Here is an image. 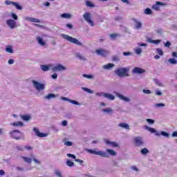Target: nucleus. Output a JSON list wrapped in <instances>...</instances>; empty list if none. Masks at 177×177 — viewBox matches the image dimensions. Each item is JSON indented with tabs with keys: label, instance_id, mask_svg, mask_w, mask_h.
I'll return each mask as SVG.
<instances>
[{
	"label": "nucleus",
	"instance_id": "obj_1",
	"mask_svg": "<svg viewBox=\"0 0 177 177\" xmlns=\"http://www.w3.org/2000/svg\"><path fill=\"white\" fill-rule=\"evenodd\" d=\"M115 73L118 77H129V70L127 68H118Z\"/></svg>",
	"mask_w": 177,
	"mask_h": 177
},
{
	"label": "nucleus",
	"instance_id": "obj_2",
	"mask_svg": "<svg viewBox=\"0 0 177 177\" xmlns=\"http://www.w3.org/2000/svg\"><path fill=\"white\" fill-rule=\"evenodd\" d=\"M61 37L64 38V39H66V41H68L69 42H71L72 44H75L76 45H78L79 46H82V43L78 41V39L71 37V36H68L66 34H62Z\"/></svg>",
	"mask_w": 177,
	"mask_h": 177
},
{
	"label": "nucleus",
	"instance_id": "obj_3",
	"mask_svg": "<svg viewBox=\"0 0 177 177\" xmlns=\"http://www.w3.org/2000/svg\"><path fill=\"white\" fill-rule=\"evenodd\" d=\"M10 138L12 139H15V140H19L21 138L20 135H21V132L18 130H13L9 133Z\"/></svg>",
	"mask_w": 177,
	"mask_h": 177
},
{
	"label": "nucleus",
	"instance_id": "obj_4",
	"mask_svg": "<svg viewBox=\"0 0 177 177\" xmlns=\"http://www.w3.org/2000/svg\"><path fill=\"white\" fill-rule=\"evenodd\" d=\"M88 152L91 154H95L96 156H100L101 157L109 158L108 153L103 151H97L93 149H88Z\"/></svg>",
	"mask_w": 177,
	"mask_h": 177
},
{
	"label": "nucleus",
	"instance_id": "obj_5",
	"mask_svg": "<svg viewBox=\"0 0 177 177\" xmlns=\"http://www.w3.org/2000/svg\"><path fill=\"white\" fill-rule=\"evenodd\" d=\"M83 17L85 21H86L88 24H90L91 27H93V26H95V24L93 23V21H92L91 19V12H86L85 14H84Z\"/></svg>",
	"mask_w": 177,
	"mask_h": 177
},
{
	"label": "nucleus",
	"instance_id": "obj_6",
	"mask_svg": "<svg viewBox=\"0 0 177 177\" xmlns=\"http://www.w3.org/2000/svg\"><path fill=\"white\" fill-rule=\"evenodd\" d=\"M133 143L136 147H140V146H143L145 142L142 137H135L133 138Z\"/></svg>",
	"mask_w": 177,
	"mask_h": 177
},
{
	"label": "nucleus",
	"instance_id": "obj_7",
	"mask_svg": "<svg viewBox=\"0 0 177 177\" xmlns=\"http://www.w3.org/2000/svg\"><path fill=\"white\" fill-rule=\"evenodd\" d=\"M32 82L37 91H44L45 89V85L44 84H41L35 80H32Z\"/></svg>",
	"mask_w": 177,
	"mask_h": 177
},
{
	"label": "nucleus",
	"instance_id": "obj_8",
	"mask_svg": "<svg viewBox=\"0 0 177 177\" xmlns=\"http://www.w3.org/2000/svg\"><path fill=\"white\" fill-rule=\"evenodd\" d=\"M6 24L10 27L11 30H13V28H16V27H17V23L16 21H15V19H8L6 21Z\"/></svg>",
	"mask_w": 177,
	"mask_h": 177
},
{
	"label": "nucleus",
	"instance_id": "obj_9",
	"mask_svg": "<svg viewBox=\"0 0 177 177\" xmlns=\"http://www.w3.org/2000/svg\"><path fill=\"white\" fill-rule=\"evenodd\" d=\"M95 53H97V55H98L99 56H102V57H106V56L109 55V51L102 48H100L95 50Z\"/></svg>",
	"mask_w": 177,
	"mask_h": 177
},
{
	"label": "nucleus",
	"instance_id": "obj_10",
	"mask_svg": "<svg viewBox=\"0 0 177 177\" xmlns=\"http://www.w3.org/2000/svg\"><path fill=\"white\" fill-rule=\"evenodd\" d=\"M6 5H12V6H15L16 9L18 10H21L23 9V7H21L20 5H19L17 2L10 1L8 0H6L5 1Z\"/></svg>",
	"mask_w": 177,
	"mask_h": 177
},
{
	"label": "nucleus",
	"instance_id": "obj_11",
	"mask_svg": "<svg viewBox=\"0 0 177 177\" xmlns=\"http://www.w3.org/2000/svg\"><path fill=\"white\" fill-rule=\"evenodd\" d=\"M160 6H165V3L156 1L155 4L152 6L153 10H160Z\"/></svg>",
	"mask_w": 177,
	"mask_h": 177
},
{
	"label": "nucleus",
	"instance_id": "obj_12",
	"mask_svg": "<svg viewBox=\"0 0 177 177\" xmlns=\"http://www.w3.org/2000/svg\"><path fill=\"white\" fill-rule=\"evenodd\" d=\"M132 73L134 74H143L144 73H146V71L142 68L135 67L133 69Z\"/></svg>",
	"mask_w": 177,
	"mask_h": 177
},
{
	"label": "nucleus",
	"instance_id": "obj_13",
	"mask_svg": "<svg viewBox=\"0 0 177 177\" xmlns=\"http://www.w3.org/2000/svg\"><path fill=\"white\" fill-rule=\"evenodd\" d=\"M33 131L34 132H35L36 136H38L39 138H46V136H48V135L46 133H40L39 129L34 128Z\"/></svg>",
	"mask_w": 177,
	"mask_h": 177
},
{
	"label": "nucleus",
	"instance_id": "obj_14",
	"mask_svg": "<svg viewBox=\"0 0 177 177\" xmlns=\"http://www.w3.org/2000/svg\"><path fill=\"white\" fill-rule=\"evenodd\" d=\"M64 70H66V67L62 64H57L53 68V71H63Z\"/></svg>",
	"mask_w": 177,
	"mask_h": 177
},
{
	"label": "nucleus",
	"instance_id": "obj_15",
	"mask_svg": "<svg viewBox=\"0 0 177 177\" xmlns=\"http://www.w3.org/2000/svg\"><path fill=\"white\" fill-rule=\"evenodd\" d=\"M26 21H31L32 23H41V21L38 19L26 17H25Z\"/></svg>",
	"mask_w": 177,
	"mask_h": 177
},
{
	"label": "nucleus",
	"instance_id": "obj_16",
	"mask_svg": "<svg viewBox=\"0 0 177 177\" xmlns=\"http://www.w3.org/2000/svg\"><path fill=\"white\" fill-rule=\"evenodd\" d=\"M106 145H110L111 146H113V147H118V145L115 142H111L109 140H105Z\"/></svg>",
	"mask_w": 177,
	"mask_h": 177
},
{
	"label": "nucleus",
	"instance_id": "obj_17",
	"mask_svg": "<svg viewBox=\"0 0 177 177\" xmlns=\"http://www.w3.org/2000/svg\"><path fill=\"white\" fill-rule=\"evenodd\" d=\"M104 97H106V99H109V100H114L115 99V97L111 94H109L107 93H104Z\"/></svg>",
	"mask_w": 177,
	"mask_h": 177
},
{
	"label": "nucleus",
	"instance_id": "obj_18",
	"mask_svg": "<svg viewBox=\"0 0 177 177\" xmlns=\"http://www.w3.org/2000/svg\"><path fill=\"white\" fill-rule=\"evenodd\" d=\"M156 136H160L162 135V136H165V138H169V133L165 131H161L160 133H156Z\"/></svg>",
	"mask_w": 177,
	"mask_h": 177
},
{
	"label": "nucleus",
	"instance_id": "obj_19",
	"mask_svg": "<svg viewBox=\"0 0 177 177\" xmlns=\"http://www.w3.org/2000/svg\"><path fill=\"white\" fill-rule=\"evenodd\" d=\"M118 127H120V128H123L124 129L129 130V125L126 123H120L118 124Z\"/></svg>",
	"mask_w": 177,
	"mask_h": 177
},
{
	"label": "nucleus",
	"instance_id": "obj_20",
	"mask_svg": "<svg viewBox=\"0 0 177 177\" xmlns=\"http://www.w3.org/2000/svg\"><path fill=\"white\" fill-rule=\"evenodd\" d=\"M118 97H120V99H121L122 100H124V102H130L131 100L129 97H127L125 96H124L123 95L119 94L118 95Z\"/></svg>",
	"mask_w": 177,
	"mask_h": 177
},
{
	"label": "nucleus",
	"instance_id": "obj_21",
	"mask_svg": "<svg viewBox=\"0 0 177 177\" xmlns=\"http://www.w3.org/2000/svg\"><path fill=\"white\" fill-rule=\"evenodd\" d=\"M37 41L39 42L40 45H41V46H45V41H44L42 38L37 37Z\"/></svg>",
	"mask_w": 177,
	"mask_h": 177
},
{
	"label": "nucleus",
	"instance_id": "obj_22",
	"mask_svg": "<svg viewBox=\"0 0 177 177\" xmlns=\"http://www.w3.org/2000/svg\"><path fill=\"white\" fill-rule=\"evenodd\" d=\"M114 67V64L109 63L106 65H104L103 68L105 70H109V68H113Z\"/></svg>",
	"mask_w": 177,
	"mask_h": 177
},
{
	"label": "nucleus",
	"instance_id": "obj_23",
	"mask_svg": "<svg viewBox=\"0 0 177 177\" xmlns=\"http://www.w3.org/2000/svg\"><path fill=\"white\" fill-rule=\"evenodd\" d=\"M106 152L108 154H110L111 156H115L117 153H115V151L113 149H107Z\"/></svg>",
	"mask_w": 177,
	"mask_h": 177
},
{
	"label": "nucleus",
	"instance_id": "obj_24",
	"mask_svg": "<svg viewBox=\"0 0 177 177\" xmlns=\"http://www.w3.org/2000/svg\"><path fill=\"white\" fill-rule=\"evenodd\" d=\"M23 160H24L25 162H28V164H31L32 160L30 158L22 156Z\"/></svg>",
	"mask_w": 177,
	"mask_h": 177
},
{
	"label": "nucleus",
	"instance_id": "obj_25",
	"mask_svg": "<svg viewBox=\"0 0 177 177\" xmlns=\"http://www.w3.org/2000/svg\"><path fill=\"white\" fill-rule=\"evenodd\" d=\"M55 97H56V95L50 93L45 97V99L50 100V99H54Z\"/></svg>",
	"mask_w": 177,
	"mask_h": 177
},
{
	"label": "nucleus",
	"instance_id": "obj_26",
	"mask_svg": "<svg viewBox=\"0 0 177 177\" xmlns=\"http://www.w3.org/2000/svg\"><path fill=\"white\" fill-rule=\"evenodd\" d=\"M145 129L149 131V132H151V133H156V129L153 128H151L149 126H145Z\"/></svg>",
	"mask_w": 177,
	"mask_h": 177
},
{
	"label": "nucleus",
	"instance_id": "obj_27",
	"mask_svg": "<svg viewBox=\"0 0 177 177\" xmlns=\"http://www.w3.org/2000/svg\"><path fill=\"white\" fill-rule=\"evenodd\" d=\"M135 23H136V28H137V30H139V28H142V23L136 21V19H135Z\"/></svg>",
	"mask_w": 177,
	"mask_h": 177
},
{
	"label": "nucleus",
	"instance_id": "obj_28",
	"mask_svg": "<svg viewBox=\"0 0 177 177\" xmlns=\"http://www.w3.org/2000/svg\"><path fill=\"white\" fill-rule=\"evenodd\" d=\"M11 125H13V127H23L24 124L21 122H17L11 123Z\"/></svg>",
	"mask_w": 177,
	"mask_h": 177
},
{
	"label": "nucleus",
	"instance_id": "obj_29",
	"mask_svg": "<svg viewBox=\"0 0 177 177\" xmlns=\"http://www.w3.org/2000/svg\"><path fill=\"white\" fill-rule=\"evenodd\" d=\"M41 68L42 71H49V66L48 65H41Z\"/></svg>",
	"mask_w": 177,
	"mask_h": 177
},
{
	"label": "nucleus",
	"instance_id": "obj_30",
	"mask_svg": "<svg viewBox=\"0 0 177 177\" xmlns=\"http://www.w3.org/2000/svg\"><path fill=\"white\" fill-rule=\"evenodd\" d=\"M21 118L24 120V121H28L31 118V116L28 115H24L21 116Z\"/></svg>",
	"mask_w": 177,
	"mask_h": 177
},
{
	"label": "nucleus",
	"instance_id": "obj_31",
	"mask_svg": "<svg viewBox=\"0 0 177 177\" xmlns=\"http://www.w3.org/2000/svg\"><path fill=\"white\" fill-rule=\"evenodd\" d=\"M86 5L88 8H95V4H93L92 2L87 1L86 2Z\"/></svg>",
	"mask_w": 177,
	"mask_h": 177
},
{
	"label": "nucleus",
	"instance_id": "obj_32",
	"mask_svg": "<svg viewBox=\"0 0 177 177\" xmlns=\"http://www.w3.org/2000/svg\"><path fill=\"white\" fill-rule=\"evenodd\" d=\"M102 111L104 113H107L108 114H110V113H113V109L111 108H107L102 109Z\"/></svg>",
	"mask_w": 177,
	"mask_h": 177
},
{
	"label": "nucleus",
	"instance_id": "obj_33",
	"mask_svg": "<svg viewBox=\"0 0 177 177\" xmlns=\"http://www.w3.org/2000/svg\"><path fill=\"white\" fill-rule=\"evenodd\" d=\"M62 17H63L64 19H70V17H71V15L68 13H64L62 15Z\"/></svg>",
	"mask_w": 177,
	"mask_h": 177
},
{
	"label": "nucleus",
	"instance_id": "obj_34",
	"mask_svg": "<svg viewBox=\"0 0 177 177\" xmlns=\"http://www.w3.org/2000/svg\"><path fill=\"white\" fill-rule=\"evenodd\" d=\"M145 15H153V11H151V9L150 8H147L145 10Z\"/></svg>",
	"mask_w": 177,
	"mask_h": 177
},
{
	"label": "nucleus",
	"instance_id": "obj_35",
	"mask_svg": "<svg viewBox=\"0 0 177 177\" xmlns=\"http://www.w3.org/2000/svg\"><path fill=\"white\" fill-rule=\"evenodd\" d=\"M169 63H170L171 64H176L177 61L174 58H170L169 59Z\"/></svg>",
	"mask_w": 177,
	"mask_h": 177
},
{
	"label": "nucleus",
	"instance_id": "obj_36",
	"mask_svg": "<svg viewBox=\"0 0 177 177\" xmlns=\"http://www.w3.org/2000/svg\"><path fill=\"white\" fill-rule=\"evenodd\" d=\"M66 165H68V167H74V163L73 162V161L68 160L66 161Z\"/></svg>",
	"mask_w": 177,
	"mask_h": 177
},
{
	"label": "nucleus",
	"instance_id": "obj_37",
	"mask_svg": "<svg viewBox=\"0 0 177 177\" xmlns=\"http://www.w3.org/2000/svg\"><path fill=\"white\" fill-rule=\"evenodd\" d=\"M148 42H151V44H160L161 40H150V39H148Z\"/></svg>",
	"mask_w": 177,
	"mask_h": 177
},
{
	"label": "nucleus",
	"instance_id": "obj_38",
	"mask_svg": "<svg viewBox=\"0 0 177 177\" xmlns=\"http://www.w3.org/2000/svg\"><path fill=\"white\" fill-rule=\"evenodd\" d=\"M156 52L158 55H160V56H162V55H164V53L162 52V49L161 48H157Z\"/></svg>",
	"mask_w": 177,
	"mask_h": 177
},
{
	"label": "nucleus",
	"instance_id": "obj_39",
	"mask_svg": "<svg viewBox=\"0 0 177 177\" xmlns=\"http://www.w3.org/2000/svg\"><path fill=\"white\" fill-rule=\"evenodd\" d=\"M141 153L142 154H147V153H149V149H147V148H143L141 149Z\"/></svg>",
	"mask_w": 177,
	"mask_h": 177
},
{
	"label": "nucleus",
	"instance_id": "obj_40",
	"mask_svg": "<svg viewBox=\"0 0 177 177\" xmlns=\"http://www.w3.org/2000/svg\"><path fill=\"white\" fill-rule=\"evenodd\" d=\"M6 50L8 52V53H13V49L12 47H7Z\"/></svg>",
	"mask_w": 177,
	"mask_h": 177
},
{
	"label": "nucleus",
	"instance_id": "obj_41",
	"mask_svg": "<svg viewBox=\"0 0 177 177\" xmlns=\"http://www.w3.org/2000/svg\"><path fill=\"white\" fill-rule=\"evenodd\" d=\"M84 91H85V92H87L88 93H93V91L88 88H83Z\"/></svg>",
	"mask_w": 177,
	"mask_h": 177
},
{
	"label": "nucleus",
	"instance_id": "obj_42",
	"mask_svg": "<svg viewBox=\"0 0 177 177\" xmlns=\"http://www.w3.org/2000/svg\"><path fill=\"white\" fill-rule=\"evenodd\" d=\"M16 149L19 151H24V147H20V146H17Z\"/></svg>",
	"mask_w": 177,
	"mask_h": 177
},
{
	"label": "nucleus",
	"instance_id": "obj_43",
	"mask_svg": "<svg viewBox=\"0 0 177 177\" xmlns=\"http://www.w3.org/2000/svg\"><path fill=\"white\" fill-rule=\"evenodd\" d=\"M156 107H165V104L162 103H158L155 104Z\"/></svg>",
	"mask_w": 177,
	"mask_h": 177
},
{
	"label": "nucleus",
	"instance_id": "obj_44",
	"mask_svg": "<svg viewBox=\"0 0 177 177\" xmlns=\"http://www.w3.org/2000/svg\"><path fill=\"white\" fill-rule=\"evenodd\" d=\"M83 77H84V78H88V80H91V78L93 77V76H92L91 75H86V74H84Z\"/></svg>",
	"mask_w": 177,
	"mask_h": 177
},
{
	"label": "nucleus",
	"instance_id": "obj_45",
	"mask_svg": "<svg viewBox=\"0 0 177 177\" xmlns=\"http://www.w3.org/2000/svg\"><path fill=\"white\" fill-rule=\"evenodd\" d=\"M11 16H12V18L13 19V20H17V19H19V17L15 13H12Z\"/></svg>",
	"mask_w": 177,
	"mask_h": 177
},
{
	"label": "nucleus",
	"instance_id": "obj_46",
	"mask_svg": "<svg viewBox=\"0 0 177 177\" xmlns=\"http://www.w3.org/2000/svg\"><path fill=\"white\" fill-rule=\"evenodd\" d=\"M111 38H112L113 39H114V38H117V37H118V34L115 33H113L110 35Z\"/></svg>",
	"mask_w": 177,
	"mask_h": 177
},
{
	"label": "nucleus",
	"instance_id": "obj_47",
	"mask_svg": "<svg viewBox=\"0 0 177 177\" xmlns=\"http://www.w3.org/2000/svg\"><path fill=\"white\" fill-rule=\"evenodd\" d=\"M69 102H70V103H72V104H76V105L80 104L78 103V102H77V101H75V100H71Z\"/></svg>",
	"mask_w": 177,
	"mask_h": 177
},
{
	"label": "nucleus",
	"instance_id": "obj_48",
	"mask_svg": "<svg viewBox=\"0 0 177 177\" xmlns=\"http://www.w3.org/2000/svg\"><path fill=\"white\" fill-rule=\"evenodd\" d=\"M147 122L148 124H154V120L153 119H147Z\"/></svg>",
	"mask_w": 177,
	"mask_h": 177
},
{
	"label": "nucleus",
	"instance_id": "obj_49",
	"mask_svg": "<svg viewBox=\"0 0 177 177\" xmlns=\"http://www.w3.org/2000/svg\"><path fill=\"white\" fill-rule=\"evenodd\" d=\"M24 149H26V150H28V151H30V150H32V147L31 146H25Z\"/></svg>",
	"mask_w": 177,
	"mask_h": 177
},
{
	"label": "nucleus",
	"instance_id": "obj_50",
	"mask_svg": "<svg viewBox=\"0 0 177 177\" xmlns=\"http://www.w3.org/2000/svg\"><path fill=\"white\" fill-rule=\"evenodd\" d=\"M65 146H73V142H70V141H66L64 143Z\"/></svg>",
	"mask_w": 177,
	"mask_h": 177
},
{
	"label": "nucleus",
	"instance_id": "obj_51",
	"mask_svg": "<svg viewBox=\"0 0 177 177\" xmlns=\"http://www.w3.org/2000/svg\"><path fill=\"white\" fill-rule=\"evenodd\" d=\"M136 53H137V55H140L142 53V49L139 48L136 49Z\"/></svg>",
	"mask_w": 177,
	"mask_h": 177
},
{
	"label": "nucleus",
	"instance_id": "obj_52",
	"mask_svg": "<svg viewBox=\"0 0 177 177\" xmlns=\"http://www.w3.org/2000/svg\"><path fill=\"white\" fill-rule=\"evenodd\" d=\"M67 157H70L71 158H73L74 160H75L76 157L75 156L74 154H71V153H68L67 154Z\"/></svg>",
	"mask_w": 177,
	"mask_h": 177
},
{
	"label": "nucleus",
	"instance_id": "obj_53",
	"mask_svg": "<svg viewBox=\"0 0 177 177\" xmlns=\"http://www.w3.org/2000/svg\"><path fill=\"white\" fill-rule=\"evenodd\" d=\"M104 93H103V92L96 93V95L100 97H102V96L104 97Z\"/></svg>",
	"mask_w": 177,
	"mask_h": 177
},
{
	"label": "nucleus",
	"instance_id": "obj_54",
	"mask_svg": "<svg viewBox=\"0 0 177 177\" xmlns=\"http://www.w3.org/2000/svg\"><path fill=\"white\" fill-rule=\"evenodd\" d=\"M130 55H132V53L131 52H123L124 56H130Z\"/></svg>",
	"mask_w": 177,
	"mask_h": 177
},
{
	"label": "nucleus",
	"instance_id": "obj_55",
	"mask_svg": "<svg viewBox=\"0 0 177 177\" xmlns=\"http://www.w3.org/2000/svg\"><path fill=\"white\" fill-rule=\"evenodd\" d=\"M113 60L114 62H118V61H120V57H118V56H113Z\"/></svg>",
	"mask_w": 177,
	"mask_h": 177
},
{
	"label": "nucleus",
	"instance_id": "obj_56",
	"mask_svg": "<svg viewBox=\"0 0 177 177\" xmlns=\"http://www.w3.org/2000/svg\"><path fill=\"white\" fill-rule=\"evenodd\" d=\"M165 46L166 48H169V46H171V42L167 41V42L165 44Z\"/></svg>",
	"mask_w": 177,
	"mask_h": 177
},
{
	"label": "nucleus",
	"instance_id": "obj_57",
	"mask_svg": "<svg viewBox=\"0 0 177 177\" xmlns=\"http://www.w3.org/2000/svg\"><path fill=\"white\" fill-rule=\"evenodd\" d=\"M143 93H147V95H150V93H151V91H150V90H143Z\"/></svg>",
	"mask_w": 177,
	"mask_h": 177
},
{
	"label": "nucleus",
	"instance_id": "obj_58",
	"mask_svg": "<svg viewBox=\"0 0 177 177\" xmlns=\"http://www.w3.org/2000/svg\"><path fill=\"white\" fill-rule=\"evenodd\" d=\"M131 169H133V171H136V172H138V171H139L138 167H136V166L131 167Z\"/></svg>",
	"mask_w": 177,
	"mask_h": 177
},
{
	"label": "nucleus",
	"instance_id": "obj_59",
	"mask_svg": "<svg viewBox=\"0 0 177 177\" xmlns=\"http://www.w3.org/2000/svg\"><path fill=\"white\" fill-rule=\"evenodd\" d=\"M52 78L53 80H56V78H57V73H54L53 75H52Z\"/></svg>",
	"mask_w": 177,
	"mask_h": 177
},
{
	"label": "nucleus",
	"instance_id": "obj_60",
	"mask_svg": "<svg viewBox=\"0 0 177 177\" xmlns=\"http://www.w3.org/2000/svg\"><path fill=\"white\" fill-rule=\"evenodd\" d=\"M67 124H68L67 120H64V121L62 122V125H63V127L67 126Z\"/></svg>",
	"mask_w": 177,
	"mask_h": 177
},
{
	"label": "nucleus",
	"instance_id": "obj_61",
	"mask_svg": "<svg viewBox=\"0 0 177 177\" xmlns=\"http://www.w3.org/2000/svg\"><path fill=\"white\" fill-rule=\"evenodd\" d=\"M172 136H173V138H177V131L173 132Z\"/></svg>",
	"mask_w": 177,
	"mask_h": 177
},
{
	"label": "nucleus",
	"instance_id": "obj_62",
	"mask_svg": "<svg viewBox=\"0 0 177 177\" xmlns=\"http://www.w3.org/2000/svg\"><path fill=\"white\" fill-rule=\"evenodd\" d=\"M13 63H15V60H13V59H9L8 60V64H13Z\"/></svg>",
	"mask_w": 177,
	"mask_h": 177
},
{
	"label": "nucleus",
	"instance_id": "obj_63",
	"mask_svg": "<svg viewBox=\"0 0 177 177\" xmlns=\"http://www.w3.org/2000/svg\"><path fill=\"white\" fill-rule=\"evenodd\" d=\"M66 27H68V28H73V25H71V24H67Z\"/></svg>",
	"mask_w": 177,
	"mask_h": 177
},
{
	"label": "nucleus",
	"instance_id": "obj_64",
	"mask_svg": "<svg viewBox=\"0 0 177 177\" xmlns=\"http://www.w3.org/2000/svg\"><path fill=\"white\" fill-rule=\"evenodd\" d=\"M172 56H173V57H177V53L176 52H173L172 53Z\"/></svg>",
	"mask_w": 177,
	"mask_h": 177
}]
</instances>
